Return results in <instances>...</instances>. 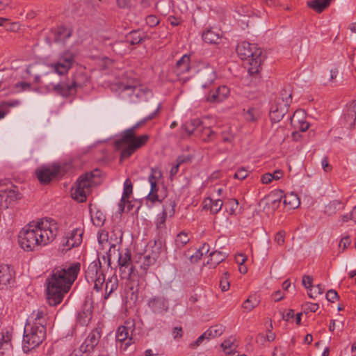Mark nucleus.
Returning <instances> with one entry per match:
<instances>
[{
  "mask_svg": "<svg viewBox=\"0 0 356 356\" xmlns=\"http://www.w3.org/2000/svg\"><path fill=\"white\" fill-rule=\"evenodd\" d=\"M58 224L52 218L33 220L19 232V246L27 252L37 250L52 242L58 234Z\"/></svg>",
  "mask_w": 356,
  "mask_h": 356,
  "instance_id": "1",
  "label": "nucleus"
},
{
  "mask_svg": "<svg viewBox=\"0 0 356 356\" xmlns=\"http://www.w3.org/2000/svg\"><path fill=\"white\" fill-rule=\"evenodd\" d=\"M81 264L74 262L55 267L47 278V299L50 306L60 304L77 279Z\"/></svg>",
  "mask_w": 356,
  "mask_h": 356,
  "instance_id": "2",
  "label": "nucleus"
},
{
  "mask_svg": "<svg viewBox=\"0 0 356 356\" xmlns=\"http://www.w3.org/2000/svg\"><path fill=\"white\" fill-rule=\"evenodd\" d=\"M161 108L159 104L157 108L148 116L143 118L131 127L124 130L121 133L120 138L115 141L116 149H120L125 145L127 146L122 149L120 154L121 159H129L137 149L143 147L148 141L149 136L147 134H143L139 136H136V131L140 127L144 126L147 122L155 118Z\"/></svg>",
  "mask_w": 356,
  "mask_h": 356,
  "instance_id": "3",
  "label": "nucleus"
},
{
  "mask_svg": "<svg viewBox=\"0 0 356 356\" xmlns=\"http://www.w3.org/2000/svg\"><path fill=\"white\" fill-rule=\"evenodd\" d=\"M236 50L241 60H248L250 74H258L261 71L264 56L257 44L243 41L238 44Z\"/></svg>",
  "mask_w": 356,
  "mask_h": 356,
  "instance_id": "4",
  "label": "nucleus"
},
{
  "mask_svg": "<svg viewBox=\"0 0 356 356\" xmlns=\"http://www.w3.org/2000/svg\"><path fill=\"white\" fill-rule=\"evenodd\" d=\"M47 328L42 326L31 327L25 325L22 348L24 353L38 347L45 339Z\"/></svg>",
  "mask_w": 356,
  "mask_h": 356,
  "instance_id": "5",
  "label": "nucleus"
},
{
  "mask_svg": "<svg viewBox=\"0 0 356 356\" xmlns=\"http://www.w3.org/2000/svg\"><path fill=\"white\" fill-rule=\"evenodd\" d=\"M94 177L93 172H86L78 178L72 192L74 200L81 203L87 200V195L90 193Z\"/></svg>",
  "mask_w": 356,
  "mask_h": 356,
  "instance_id": "6",
  "label": "nucleus"
},
{
  "mask_svg": "<svg viewBox=\"0 0 356 356\" xmlns=\"http://www.w3.org/2000/svg\"><path fill=\"white\" fill-rule=\"evenodd\" d=\"M85 278L88 283L94 284V290L99 291L102 289L105 275L99 257L88 265L85 272Z\"/></svg>",
  "mask_w": 356,
  "mask_h": 356,
  "instance_id": "7",
  "label": "nucleus"
},
{
  "mask_svg": "<svg viewBox=\"0 0 356 356\" xmlns=\"http://www.w3.org/2000/svg\"><path fill=\"white\" fill-rule=\"evenodd\" d=\"M291 99V93L287 92L286 90L281 92L280 97L277 98L270 111L269 117L273 123L278 122L283 118L288 111Z\"/></svg>",
  "mask_w": 356,
  "mask_h": 356,
  "instance_id": "8",
  "label": "nucleus"
},
{
  "mask_svg": "<svg viewBox=\"0 0 356 356\" xmlns=\"http://www.w3.org/2000/svg\"><path fill=\"white\" fill-rule=\"evenodd\" d=\"M77 52L67 49L60 54L57 62L51 64V67L59 75H64L72 67Z\"/></svg>",
  "mask_w": 356,
  "mask_h": 356,
  "instance_id": "9",
  "label": "nucleus"
},
{
  "mask_svg": "<svg viewBox=\"0 0 356 356\" xmlns=\"http://www.w3.org/2000/svg\"><path fill=\"white\" fill-rule=\"evenodd\" d=\"M134 332L135 323L126 322L125 325L118 327L115 335L116 341L120 343L125 342L124 349H126L127 346L135 343Z\"/></svg>",
  "mask_w": 356,
  "mask_h": 356,
  "instance_id": "10",
  "label": "nucleus"
},
{
  "mask_svg": "<svg viewBox=\"0 0 356 356\" xmlns=\"http://www.w3.org/2000/svg\"><path fill=\"white\" fill-rule=\"evenodd\" d=\"M83 231L81 228H76L67 234L61 243L59 249L62 252H66L72 248L78 247L82 242Z\"/></svg>",
  "mask_w": 356,
  "mask_h": 356,
  "instance_id": "11",
  "label": "nucleus"
},
{
  "mask_svg": "<svg viewBox=\"0 0 356 356\" xmlns=\"http://www.w3.org/2000/svg\"><path fill=\"white\" fill-rule=\"evenodd\" d=\"M118 264L120 267L121 277L129 279L134 273V266L131 264V254L129 249L127 248L124 252L118 253Z\"/></svg>",
  "mask_w": 356,
  "mask_h": 356,
  "instance_id": "12",
  "label": "nucleus"
},
{
  "mask_svg": "<svg viewBox=\"0 0 356 356\" xmlns=\"http://www.w3.org/2000/svg\"><path fill=\"white\" fill-rule=\"evenodd\" d=\"M47 312L44 307H41L38 309L33 310L26 319V326L39 327L42 326L47 328Z\"/></svg>",
  "mask_w": 356,
  "mask_h": 356,
  "instance_id": "13",
  "label": "nucleus"
},
{
  "mask_svg": "<svg viewBox=\"0 0 356 356\" xmlns=\"http://www.w3.org/2000/svg\"><path fill=\"white\" fill-rule=\"evenodd\" d=\"M59 165H54L51 167L41 166L36 169L35 175L41 184H49L60 172Z\"/></svg>",
  "mask_w": 356,
  "mask_h": 356,
  "instance_id": "14",
  "label": "nucleus"
},
{
  "mask_svg": "<svg viewBox=\"0 0 356 356\" xmlns=\"http://www.w3.org/2000/svg\"><path fill=\"white\" fill-rule=\"evenodd\" d=\"M147 307L156 314H163L169 309L168 300L163 296H154L149 298Z\"/></svg>",
  "mask_w": 356,
  "mask_h": 356,
  "instance_id": "15",
  "label": "nucleus"
},
{
  "mask_svg": "<svg viewBox=\"0 0 356 356\" xmlns=\"http://www.w3.org/2000/svg\"><path fill=\"white\" fill-rule=\"evenodd\" d=\"M101 336V331L98 328L93 329L80 346L79 350L83 353L92 352L99 343Z\"/></svg>",
  "mask_w": 356,
  "mask_h": 356,
  "instance_id": "16",
  "label": "nucleus"
},
{
  "mask_svg": "<svg viewBox=\"0 0 356 356\" xmlns=\"http://www.w3.org/2000/svg\"><path fill=\"white\" fill-rule=\"evenodd\" d=\"M190 70V56L184 54L177 61L173 67V72L176 74L178 80L186 82L188 80V77L184 76V75L188 73Z\"/></svg>",
  "mask_w": 356,
  "mask_h": 356,
  "instance_id": "17",
  "label": "nucleus"
},
{
  "mask_svg": "<svg viewBox=\"0 0 356 356\" xmlns=\"http://www.w3.org/2000/svg\"><path fill=\"white\" fill-rule=\"evenodd\" d=\"M283 193L284 192L281 190L274 192L273 195L275 196L276 198H275L273 202H280L283 200L284 207L288 209H294L299 207L300 202L296 194L291 193L283 195Z\"/></svg>",
  "mask_w": 356,
  "mask_h": 356,
  "instance_id": "18",
  "label": "nucleus"
},
{
  "mask_svg": "<svg viewBox=\"0 0 356 356\" xmlns=\"http://www.w3.org/2000/svg\"><path fill=\"white\" fill-rule=\"evenodd\" d=\"M229 88L226 86H218L215 90H211L205 96L207 102L219 104L225 100L229 95Z\"/></svg>",
  "mask_w": 356,
  "mask_h": 356,
  "instance_id": "19",
  "label": "nucleus"
},
{
  "mask_svg": "<svg viewBox=\"0 0 356 356\" xmlns=\"http://www.w3.org/2000/svg\"><path fill=\"white\" fill-rule=\"evenodd\" d=\"M202 124V122L198 119H193L188 122H186L180 127V135L182 138L190 137L193 134L197 136L198 129L200 128V125Z\"/></svg>",
  "mask_w": 356,
  "mask_h": 356,
  "instance_id": "20",
  "label": "nucleus"
},
{
  "mask_svg": "<svg viewBox=\"0 0 356 356\" xmlns=\"http://www.w3.org/2000/svg\"><path fill=\"white\" fill-rule=\"evenodd\" d=\"M242 115L245 122L255 124L261 119L262 111L259 106H248L243 109Z\"/></svg>",
  "mask_w": 356,
  "mask_h": 356,
  "instance_id": "21",
  "label": "nucleus"
},
{
  "mask_svg": "<svg viewBox=\"0 0 356 356\" xmlns=\"http://www.w3.org/2000/svg\"><path fill=\"white\" fill-rule=\"evenodd\" d=\"M343 119L350 129L355 127L356 125V99L346 105L343 111Z\"/></svg>",
  "mask_w": 356,
  "mask_h": 356,
  "instance_id": "22",
  "label": "nucleus"
},
{
  "mask_svg": "<svg viewBox=\"0 0 356 356\" xmlns=\"http://www.w3.org/2000/svg\"><path fill=\"white\" fill-rule=\"evenodd\" d=\"M216 79V73L211 68H206L200 72V83L203 88H209Z\"/></svg>",
  "mask_w": 356,
  "mask_h": 356,
  "instance_id": "23",
  "label": "nucleus"
},
{
  "mask_svg": "<svg viewBox=\"0 0 356 356\" xmlns=\"http://www.w3.org/2000/svg\"><path fill=\"white\" fill-rule=\"evenodd\" d=\"M204 143H210L213 141L217 137V133L211 129L209 127H203L200 125V128L198 129L197 136Z\"/></svg>",
  "mask_w": 356,
  "mask_h": 356,
  "instance_id": "24",
  "label": "nucleus"
},
{
  "mask_svg": "<svg viewBox=\"0 0 356 356\" xmlns=\"http://www.w3.org/2000/svg\"><path fill=\"white\" fill-rule=\"evenodd\" d=\"M92 310L90 306L84 305L77 314L76 321L82 326L87 325L92 319Z\"/></svg>",
  "mask_w": 356,
  "mask_h": 356,
  "instance_id": "25",
  "label": "nucleus"
},
{
  "mask_svg": "<svg viewBox=\"0 0 356 356\" xmlns=\"http://www.w3.org/2000/svg\"><path fill=\"white\" fill-rule=\"evenodd\" d=\"M147 38V36L142 33L140 31L134 30L129 32L126 35L125 42H127V45H136L142 43Z\"/></svg>",
  "mask_w": 356,
  "mask_h": 356,
  "instance_id": "26",
  "label": "nucleus"
},
{
  "mask_svg": "<svg viewBox=\"0 0 356 356\" xmlns=\"http://www.w3.org/2000/svg\"><path fill=\"white\" fill-rule=\"evenodd\" d=\"M12 335L8 332H1V337L0 338V354L3 355L6 352H8L13 348L12 343Z\"/></svg>",
  "mask_w": 356,
  "mask_h": 356,
  "instance_id": "27",
  "label": "nucleus"
},
{
  "mask_svg": "<svg viewBox=\"0 0 356 356\" xmlns=\"http://www.w3.org/2000/svg\"><path fill=\"white\" fill-rule=\"evenodd\" d=\"M203 208L210 209V211L213 214L218 213L221 210L223 205L222 200L220 199L213 200L211 197H206L203 201Z\"/></svg>",
  "mask_w": 356,
  "mask_h": 356,
  "instance_id": "28",
  "label": "nucleus"
},
{
  "mask_svg": "<svg viewBox=\"0 0 356 356\" xmlns=\"http://www.w3.org/2000/svg\"><path fill=\"white\" fill-rule=\"evenodd\" d=\"M72 35V30L63 26H58L54 31V41L56 42H65Z\"/></svg>",
  "mask_w": 356,
  "mask_h": 356,
  "instance_id": "29",
  "label": "nucleus"
},
{
  "mask_svg": "<svg viewBox=\"0 0 356 356\" xmlns=\"http://www.w3.org/2000/svg\"><path fill=\"white\" fill-rule=\"evenodd\" d=\"M54 90L63 97H69L76 92L72 84L59 83L54 86Z\"/></svg>",
  "mask_w": 356,
  "mask_h": 356,
  "instance_id": "30",
  "label": "nucleus"
},
{
  "mask_svg": "<svg viewBox=\"0 0 356 356\" xmlns=\"http://www.w3.org/2000/svg\"><path fill=\"white\" fill-rule=\"evenodd\" d=\"M13 280V273L10 267L7 265H0V285L7 286Z\"/></svg>",
  "mask_w": 356,
  "mask_h": 356,
  "instance_id": "31",
  "label": "nucleus"
},
{
  "mask_svg": "<svg viewBox=\"0 0 356 356\" xmlns=\"http://www.w3.org/2000/svg\"><path fill=\"white\" fill-rule=\"evenodd\" d=\"M220 347L226 355H236L238 344L236 343L235 339L230 337L220 344Z\"/></svg>",
  "mask_w": 356,
  "mask_h": 356,
  "instance_id": "32",
  "label": "nucleus"
},
{
  "mask_svg": "<svg viewBox=\"0 0 356 356\" xmlns=\"http://www.w3.org/2000/svg\"><path fill=\"white\" fill-rule=\"evenodd\" d=\"M123 232L119 227H114L111 233L110 241L113 242L109 248V252L111 249H115L117 245H121L122 243Z\"/></svg>",
  "mask_w": 356,
  "mask_h": 356,
  "instance_id": "33",
  "label": "nucleus"
},
{
  "mask_svg": "<svg viewBox=\"0 0 356 356\" xmlns=\"http://www.w3.org/2000/svg\"><path fill=\"white\" fill-rule=\"evenodd\" d=\"M118 287V279L115 274H113L106 282L104 299H108L110 295Z\"/></svg>",
  "mask_w": 356,
  "mask_h": 356,
  "instance_id": "34",
  "label": "nucleus"
},
{
  "mask_svg": "<svg viewBox=\"0 0 356 356\" xmlns=\"http://www.w3.org/2000/svg\"><path fill=\"white\" fill-rule=\"evenodd\" d=\"M202 38L203 40L208 44H218L220 40L219 34L211 29L204 31Z\"/></svg>",
  "mask_w": 356,
  "mask_h": 356,
  "instance_id": "35",
  "label": "nucleus"
},
{
  "mask_svg": "<svg viewBox=\"0 0 356 356\" xmlns=\"http://www.w3.org/2000/svg\"><path fill=\"white\" fill-rule=\"evenodd\" d=\"M308 7L318 13H321L330 5L324 0H312L307 2Z\"/></svg>",
  "mask_w": 356,
  "mask_h": 356,
  "instance_id": "36",
  "label": "nucleus"
},
{
  "mask_svg": "<svg viewBox=\"0 0 356 356\" xmlns=\"http://www.w3.org/2000/svg\"><path fill=\"white\" fill-rule=\"evenodd\" d=\"M87 81L88 78L83 73L77 72L73 76L72 84L76 90V88H83L84 86H86Z\"/></svg>",
  "mask_w": 356,
  "mask_h": 356,
  "instance_id": "37",
  "label": "nucleus"
},
{
  "mask_svg": "<svg viewBox=\"0 0 356 356\" xmlns=\"http://www.w3.org/2000/svg\"><path fill=\"white\" fill-rule=\"evenodd\" d=\"M189 241L190 238L188 233L183 231L179 232L175 239L176 248L179 250L182 249Z\"/></svg>",
  "mask_w": 356,
  "mask_h": 356,
  "instance_id": "38",
  "label": "nucleus"
},
{
  "mask_svg": "<svg viewBox=\"0 0 356 356\" xmlns=\"http://www.w3.org/2000/svg\"><path fill=\"white\" fill-rule=\"evenodd\" d=\"M113 50L119 55H124L127 54L130 50V47L127 45V42L125 40L117 41L113 44Z\"/></svg>",
  "mask_w": 356,
  "mask_h": 356,
  "instance_id": "39",
  "label": "nucleus"
},
{
  "mask_svg": "<svg viewBox=\"0 0 356 356\" xmlns=\"http://www.w3.org/2000/svg\"><path fill=\"white\" fill-rule=\"evenodd\" d=\"M225 327L222 325L219 324L211 326L206 330V332L209 339H211L222 335L225 332Z\"/></svg>",
  "mask_w": 356,
  "mask_h": 356,
  "instance_id": "40",
  "label": "nucleus"
},
{
  "mask_svg": "<svg viewBox=\"0 0 356 356\" xmlns=\"http://www.w3.org/2000/svg\"><path fill=\"white\" fill-rule=\"evenodd\" d=\"M90 213H91V219L92 220L93 224L96 227L103 226V225L104 224V222L106 220L105 214L99 210H97L94 214L92 213L91 211H90Z\"/></svg>",
  "mask_w": 356,
  "mask_h": 356,
  "instance_id": "41",
  "label": "nucleus"
},
{
  "mask_svg": "<svg viewBox=\"0 0 356 356\" xmlns=\"http://www.w3.org/2000/svg\"><path fill=\"white\" fill-rule=\"evenodd\" d=\"M151 185V189L147 197V200L150 201L152 203H154L156 202H161V200H159V195L157 194V192L159 191V187L157 186L156 183H153Z\"/></svg>",
  "mask_w": 356,
  "mask_h": 356,
  "instance_id": "42",
  "label": "nucleus"
},
{
  "mask_svg": "<svg viewBox=\"0 0 356 356\" xmlns=\"http://www.w3.org/2000/svg\"><path fill=\"white\" fill-rule=\"evenodd\" d=\"M211 265H218L225 259V255L220 251H214L209 254Z\"/></svg>",
  "mask_w": 356,
  "mask_h": 356,
  "instance_id": "43",
  "label": "nucleus"
},
{
  "mask_svg": "<svg viewBox=\"0 0 356 356\" xmlns=\"http://www.w3.org/2000/svg\"><path fill=\"white\" fill-rule=\"evenodd\" d=\"M133 193V184L129 179H127L124 183V189L122 195V200L129 199Z\"/></svg>",
  "mask_w": 356,
  "mask_h": 356,
  "instance_id": "44",
  "label": "nucleus"
},
{
  "mask_svg": "<svg viewBox=\"0 0 356 356\" xmlns=\"http://www.w3.org/2000/svg\"><path fill=\"white\" fill-rule=\"evenodd\" d=\"M19 101L17 99H12L10 101H3L0 102V111L6 112V115L10 112V108L17 106Z\"/></svg>",
  "mask_w": 356,
  "mask_h": 356,
  "instance_id": "45",
  "label": "nucleus"
},
{
  "mask_svg": "<svg viewBox=\"0 0 356 356\" xmlns=\"http://www.w3.org/2000/svg\"><path fill=\"white\" fill-rule=\"evenodd\" d=\"M156 259L151 254L145 255L142 259L141 268L146 272L151 266L155 264Z\"/></svg>",
  "mask_w": 356,
  "mask_h": 356,
  "instance_id": "46",
  "label": "nucleus"
},
{
  "mask_svg": "<svg viewBox=\"0 0 356 356\" xmlns=\"http://www.w3.org/2000/svg\"><path fill=\"white\" fill-rule=\"evenodd\" d=\"M221 137L223 143H231L234 140L235 135L231 128L228 127L221 132Z\"/></svg>",
  "mask_w": 356,
  "mask_h": 356,
  "instance_id": "47",
  "label": "nucleus"
},
{
  "mask_svg": "<svg viewBox=\"0 0 356 356\" xmlns=\"http://www.w3.org/2000/svg\"><path fill=\"white\" fill-rule=\"evenodd\" d=\"M163 243L161 239L154 241L153 245L151 246V255L157 259L161 252Z\"/></svg>",
  "mask_w": 356,
  "mask_h": 356,
  "instance_id": "48",
  "label": "nucleus"
},
{
  "mask_svg": "<svg viewBox=\"0 0 356 356\" xmlns=\"http://www.w3.org/2000/svg\"><path fill=\"white\" fill-rule=\"evenodd\" d=\"M176 204L172 200H169L163 206V213H166V216L172 217L175 214V207Z\"/></svg>",
  "mask_w": 356,
  "mask_h": 356,
  "instance_id": "49",
  "label": "nucleus"
},
{
  "mask_svg": "<svg viewBox=\"0 0 356 356\" xmlns=\"http://www.w3.org/2000/svg\"><path fill=\"white\" fill-rule=\"evenodd\" d=\"M312 282H313V277L312 276L305 275L302 277V285L305 288H307L309 290V292L308 293V296L311 298H314V296H313V293L312 292V288L313 287Z\"/></svg>",
  "mask_w": 356,
  "mask_h": 356,
  "instance_id": "50",
  "label": "nucleus"
},
{
  "mask_svg": "<svg viewBox=\"0 0 356 356\" xmlns=\"http://www.w3.org/2000/svg\"><path fill=\"white\" fill-rule=\"evenodd\" d=\"M226 204L229 207L227 212L229 215H236L239 204L238 200L235 198L229 199Z\"/></svg>",
  "mask_w": 356,
  "mask_h": 356,
  "instance_id": "51",
  "label": "nucleus"
},
{
  "mask_svg": "<svg viewBox=\"0 0 356 356\" xmlns=\"http://www.w3.org/2000/svg\"><path fill=\"white\" fill-rule=\"evenodd\" d=\"M340 205V202L338 200H334L330 202L325 209V213L329 216H331L336 213L337 207Z\"/></svg>",
  "mask_w": 356,
  "mask_h": 356,
  "instance_id": "52",
  "label": "nucleus"
},
{
  "mask_svg": "<svg viewBox=\"0 0 356 356\" xmlns=\"http://www.w3.org/2000/svg\"><path fill=\"white\" fill-rule=\"evenodd\" d=\"M256 306V299L254 298V297L252 296L248 297V298L243 302L242 305L243 308L246 312L252 311Z\"/></svg>",
  "mask_w": 356,
  "mask_h": 356,
  "instance_id": "53",
  "label": "nucleus"
},
{
  "mask_svg": "<svg viewBox=\"0 0 356 356\" xmlns=\"http://www.w3.org/2000/svg\"><path fill=\"white\" fill-rule=\"evenodd\" d=\"M167 216H166V213H163L161 212L157 219H156V229H159V230H162V229H165V221H166V219H167Z\"/></svg>",
  "mask_w": 356,
  "mask_h": 356,
  "instance_id": "54",
  "label": "nucleus"
},
{
  "mask_svg": "<svg viewBox=\"0 0 356 356\" xmlns=\"http://www.w3.org/2000/svg\"><path fill=\"white\" fill-rule=\"evenodd\" d=\"M161 177V172L156 168H151V173L149 175L148 181L150 184L154 182L157 184V179Z\"/></svg>",
  "mask_w": 356,
  "mask_h": 356,
  "instance_id": "55",
  "label": "nucleus"
},
{
  "mask_svg": "<svg viewBox=\"0 0 356 356\" xmlns=\"http://www.w3.org/2000/svg\"><path fill=\"white\" fill-rule=\"evenodd\" d=\"M228 273H225L224 276L220 281V287L222 291H227L229 289V282L228 280Z\"/></svg>",
  "mask_w": 356,
  "mask_h": 356,
  "instance_id": "56",
  "label": "nucleus"
},
{
  "mask_svg": "<svg viewBox=\"0 0 356 356\" xmlns=\"http://www.w3.org/2000/svg\"><path fill=\"white\" fill-rule=\"evenodd\" d=\"M205 339L209 340V338L206 331L203 334H202L196 339V341H195L194 342L191 343L190 344V347L192 348H195L197 346H199L200 345H201L202 343V342L204 341V340H205Z\"/></svg>",
  "mask_w": 356,
  "mask_h": 356,
  "instance_id": "57",
  "label": "nucleus"
},
{
  "mask_svg": "<svg viewBox=\"0 0 356 356\" xmlns=\"http://www.w3.org/2000/svg\"><path fill=\"white\" fill-rule=\"evenodd\" d=\"M145 22H146V24L149 27H155L156 26H157L159 24V19L157 18L156 16H155L154 15H149L147 16L145 18Z\"/></svg>",
  "mask_w": 356,
  "mask_h": 356,
  "instance_id": "58",
  "label": "nucleus"
},
{
  "mask_svg": "<svg viewBox=\"0 0 356 356\" xmlns=\"http://www.w3.org/2000/svg\"><path fill=\"white\" fill-rule=\"evenodd\" d=\"M248 176V172L244 168H238L235 172L234 177L237 179L243 180Z\"/></svg>",
  "mask_w": 356,
  "mask_h": 356,
  "instance_id": "59",
  "label": "nucleus"
},
{
  "mask_svg": "<svg viewBox=\"0 0 356 356\" xmlns=\"http://www.w3.org/2000/svg\"><path fill=\"white\" fill-rule=\"evenodd\" d=\"M339 298L337 292L335 290L330 289L326 293V299L331 302H334Z\"/></svg>",
  "mask_w": 356,
  "mask_h": 356,
  "instance_id": "60",
  "label": "nucleus"
},
{
  "mask_svg": "<svg viewBox=\"0 0 356 356\" xmlns=\"http://www.w3.org/2000/svg\"><path fill=\"white\" fill-rule=\"evenodd\" d=\"M285 232L281 230L278 232L275 236V241L279 245H283L284 244Z\"/></svg>",
  "mask_w": 356,
  "mask_h": 356,
  "instance_id": "61",
  "label": "nucleus"
},
{
  "mask_svg": "<svg viewBox=\"0 0 356 356\" xmlns=\"http://www.w3.org/2000/svg\"><path fill=\"white\" fill-rule=\"evenodd\" d=\"M318 309V304L307 302L304 305L305 312H315Z\"/></svg>",
  "mask_w": 356,
  "mask_h": 356,
  "instance_id": "62",
  "label": "nucleus"
},
{
  "mask_svg": "<svg viewBox=\"0 0 356 356\" xmlns=\"http://www.w3.org/2000/svg\"><path fill=\"white\" fill-rule=\"evenodd\" d=\"M172 335L175 339H179L183 337V329L181 326L175 327L172 331Z\"/></svg>",
  "mask_w": 356,
  "mask_h": 356,
  "instance_id": "63",
  "label": "nucleus"
},
{
  "mask_svg": "<svg viewBox=\"0 0 356 356\" xmlns=\"http://www.w3.org/2000/svg\"><path fill=\"white\" fill-rule=\"evenodd\" d=\"M350 244V238L348 236L343 237L339 242V248H342V251H343L346 248H347Z\"/></svg>",
  "mask_w": 356,
  "mask_h": 356,
  "instance_id": "64",
  "label": "nucleus"
}]
</instances>
